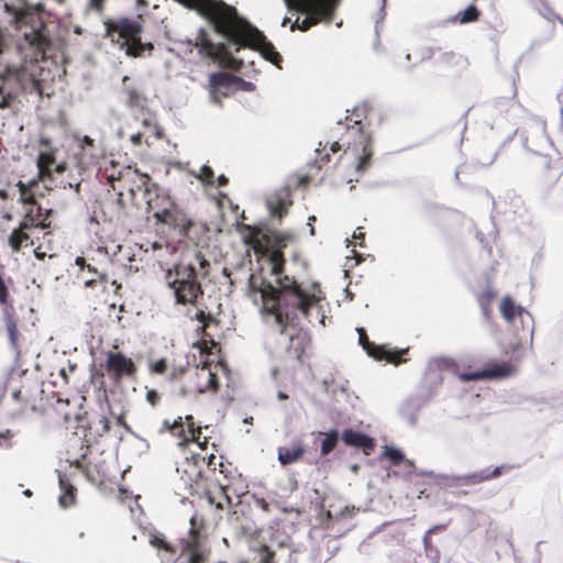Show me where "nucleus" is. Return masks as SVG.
Wrapping results in <instances>:
<instances>
[{"instance_id":"1","label":"nucleus","mask_w":563,"mask_h":563,"mask_svg":"<svg viewBox=\"0 0 563 563\" xmlns=\"http://www.w3.org/2000/svg\"><path fill=\"white\" fill-rule=\"evenodd\" d=\"M272 273L275 284L250 275L249 289L258 295L264 309L273 316L272 332L280 350L289 357L299 360L310 338L305 322L325 327V298L318 292H308L292 278L283 274V265L274 263Z\"/></svg>"},{"instance_id":"2","label":"nucleus","mask_w":563,"mask_h":563,"mask_svg":"<svg viewBox=\"0 0 563 563\" xmlns=\"http://www.w3.org/2000/svg\"><path fill=\"white\" fill-rule=\"evenodd\" d=\"M202 9L209 15L216 32L228 42L232 52H239L241 47L247 45L258 51L264 59L282 68L283 57L273 43L262 31L240 16L235 8L221 0H209Z\"/></svg>"},{"instance_id":"3","label":"nucleus","mask_w":563,"mask_h":563,"mask_svg":"<svg viewBox=\"0 0 563 563\" xmlns=\"http://www.w3.org/2000/svg\"><path fill=\"white\" fill-rule=\"evenodd\" d=\"M202 9L209 15L216 32L228 42L232 52H239L241 47L247 45L258 51L264 59L282 68L283 57L273 43L262 31L240 16L235 8L221 0H209Z\"/></svg>"},{"instance_id":"4","label":"nucleus","mask_w":563,"mask_h":563,"mask_svg":"<svg viewBox=\"0 0 563 563\" xmlns=\"http://www.w3.org/2000/svg\"><path fill=\"white\" fill-rule=\"evenodd\" d=\"M197 265L206 268L209 263L198 253L190 258L185 256L173 268L165 272V279L174 292L176 303L188 306L186 316L190 320H197L205 329L213 322L214 318L199 301L203 291L197 277Z\"/></svg>"},{"instance_id":"5","label":"nucleus","mask_w":563,"mask_h":563,"mask_svg":"<svg viewBox=\"0 0 563 563\" xmlns=\"http://www.w3.org/2000/svg\"><path fill=\"white\" fill-rule=\"evenodd\" d=\"M118 180H131L133 183L129 187V192L132 197H135L137 191L143 192L147 211L152 212L157 222L168 224L178 230L180 236L188 234L192 222L174 210V201L167 190L152 183L148 175L141 174L137 169H132L128 166L119 172Z\"/></svg>"},{"instance_id":"6","label":"nucleus","mask_w":563,"mask_h":563,"mask_svg":"<svg viewBox=\"0 0 563 563\" xmlns=\"http://www.w3.org/2000/svg\"><path fill=\"white\" fill-rule=\"evenodd\" d=\"M45 80V78L36 77L34 70L29 71L26 68H7L0 71V109L15 112L21 102V95L33 92L43 95Z\"/></svg>"},{"instance_id":"7","label":"nucleus","mask_w":563,"mask_h":563,"mask_svg":"<svg viewBox=\"0 0 563 563\" xmlns=\"http://www.w3.org/2000/svg\"><path fill=\"white\" fill-rule=\"evenodd\" d=\"M283 2L289 12L303 15L302 19L298 16L291 23L290 30L307 32L321 22L330 23L340 0H283Z\"/></svg>"},{"instance_id":"8","label":"nucleus","mask_w":563,"mask_h":563,"mask_svg":"<svg viewBox=\"0 0 563 563\" xmlns=\"http://www.w3.org/2000/svg\"><path fill=\"white\" fill-rule=\"evenodd\" d=\"M175 47L170 51L176 52L179 56L190 58V55L196 48L200 57L207 56L214 58L218 55L230 56L232 49L229 47L228 42L213 43L205 29H199L195 38L184 37L174 41Z\"/></svg>"},{"instance_id":"9","label":"nucleus","mask_w":563,"mask_h":563,"mask_svg":"<svg viewBox=\"0 0 563 563\" xmlns=\"http://www.w3.org/2000/svg\"><path fill=\"white\" fill-rule=\"evenodd\" d=\"M190 530L186 538L180 539L181 555L187 563H216L209 560L207 537L196 527V519H190Z\"/></svg>"},{"instance_id":"10","label":"nucleus","mask_w":563,"mask_h":563,"mask_svg":"<svg viewBox=\"0 0 563 563\" xmlns=\"http://www.w3.org/2000/svg\"><path fill=\"white\" fill-rule=\"evenodd\" d=\"M443 526H435L429 529L423 537V552H416L410 549H400L396 555L401 562L397 563H438V550L430 543V534L438 529H443Z\"/></svg>"},{"instance_id":"11","label":"nucleus","mask_w":563,"mask_h":563,"mask_svg":"<svg viewBox=\"0 0 563 563\" xmlns=\"http://www.w3.org/2000/svg\"><path fill=\"white\" fill-rule=\"evenodd\" d=\"M356 331L358 333L360 345H362L369 356L395 364H399L401 362L400 357L407 350H396L386 345H376L369 342L366 331L363 328H356Z\"/></svg>"},{"instance_id":"12","label":"nucleus","mask_w":563,"mask_h":563,"mask_svg":"<svg viewBox=\"0 0 563 563\" xmlns=\"http://www.w3.org/2000/svg\"><path fill=\"white\" fill-rule=\"evenodd\" d=\"M500 312L504 319L516 327L517 320L520 321L522 329L533 332V318L523 307L516 305L511 297L507 296L500 303Z\"/></svg>"},{"instance_id":"13","label":"nucleus","mask_w":563,"mask_h":563,"mask_svg":"<svg viewBox=\"0 0 563 563\" xmlns=\"http://www.w3.org/2000/svg\"><path fill=\"white\" fill-rule=\"evenodd\" d=\"M234 75L217 71L209 76V99L212 103L221 106V98L229 96L233 88Z\"/></svg>"},{"instance_id":"14","label":"nucleus","mask_w":563,"mask_h":563,"mask_svg":"<svg viewBox=\"0 0 563 563\" xmlns=\"http://www.w3.org/2000/svg\"><path fill=\"white\" fill-rule=\"evenodd\" d=\"M122 102L131 111H137L144 115L146 109V97L132 84H130V77L123 76L122 88L120 91Z\"/></svg>"},{"instance_id":"15","label":"nucleus","mask_w":563,"mask_h":563,"mask_svg":"<svg viewBox=\"0 0 563 563\" xmlns=\"http://www.w3.org/2000/svg\"><path fill=\"white\" fill-rule=\"evenodd\" d=\"M106 368L114 380L121 379V377L124 375H133L135 372V365L133 361L119 352L108 353Z\"/></svg>"},{"instance_id":"16","label":"nucleus","mask_w":563,"mask_h":563,"mask_svg":"<svg viewBox=\"0 0 563 563\" xmlns=\"http://www.w3.org/2000/svg\"><path fill=\"white\" fill-rule=\"evenodd\" d=\"M511 373V367L507 363H499L488 366L482 371L464 373L460 377L463 382H473L481 379H498L507 377Z\"/></svg>"},{"instance_id":"17","label":"nucleus","mask_w":563,"mask_h":563,"mask_svg":"<svg viewBox=\"0 0 563 563\" xmlns=\"http://www.w3.org/2000/svg\"><path fill=\"white\" fill-rule=\"evenodd\" d=\"M341 439L345 445L361 449L366 455H369L375 449L374 439L361 431L345 429Z\"/></svg>"},{"instance_id":"18","label":"nucleus","mask_w":563,"mask_h":563,"mask_svg":"<svg viewBox=\"0 0 563 563\" xmlns=\"http://www.w3.org/2000/svg\"><path fill=\"white\" fill-rule=\"evenodd\" d=\"M501 471L503 466H496L493 470L488 467L470 474L451 476V478L454 483L459 485L472 486L488 481L490 478L498 477L499 475H501Z\"/></svg>"},{"instance_id":"19","label":"nucleus","mask_w":563,"mask_h":563,"mask_svg":"<svg viewBox=\"0 0 563 563\" xmlns=\"http://www.w3.org/2000/svg\"><path fill=\"white\" fill-rule=\"evenodd\" d=\"M41 144L45 150L41 151L37 156L36 164L40 172L49 173L54 169L56 173H63L65 170V165L56 164L54 153L51 151V142L46 139H42Z\"/></svg>"},{"instance_id":"20","label":"nucleus","mask_w":563,"mask_h":563,"mask_svg":"<svg viewBox=\"0 0 563 563\" xmlns=\"http://www.w3.org/2000/svg\"><path fill=\"white\" fill-rule=\"evenodd\" d=\"M428 398L424 396H413L408 398L401 407V415L411 424L417 423L418 412L427 405Z\"/></svg>"},{"instance_id":"21","label":"nucleus","mask_w":563,"mask_h":563,"mask_svg":"<svg viewBox=\"0 0 563 563\" xmlns=\"http://www.w3.org/2000/svg\"><path fill=\"white\" fill-rule=\"evenodd\" d=\"M305 452L306 450L301 443H296L291 446H279L277 449V459L283 466H286L299 461Z\"/></svg>"},{"instance_id":"22","label":"nucleus","mask_w":563,"mask_h":563,"mask_svg":"<svg viewBox=\"0 0 563 563\" xmlns=\"http://www.w3.org/2000/svg\"><path fill=\"white\" fill-rule=\"evenodd\" d=\"M227 520L236 536L250 534L252 532V522L243 512L233 510L229 512Z\"/></svg>"},{"instance_id":"23","label":"nucleus","mask_w":563,"mask_h":563,"mask_svg":"<svg viewBox=\"0 0 563 563\" xmlns=\"http://www.w3.org/2000/svg\"><path fill=\"white\" fill-rule=\"evenodd\" d=\"M150 544L165 552L162 563H175L176 550L166 541L165 537L155 531L150 534Z\"/></svg>"},{"instance_id":"24","label":"nucleus","mask_w":563,"mask_h":563,"mask_svg":"<svg viewBox=\"0 0 563 563\" xmlns=\"http://www.w3.org/2000/svg\"><path fill=\"white\" fill-rule=\"evenodd\" d=\"M58 484L62 492L58 504L62 508H68L75 503L76 488L60 473L58 474Z\"/></svg>"},{"instance_id":"25","label":"nucleus","mask_w":563,"mask_h":563,"mask_svg":"<svg viewBox=\"0 0 563 563\" xmlns=\"http://www.w3.org/2000/svg\"><path fill=\"white\" fill-rule=\"evenodd\" d=\"M7 331L9 334L10 344L14 350H18L19 331L16 322L13 318V307L7 306L3 309Z\"/></svg>"},{"instance_id":"26","label":"nucleus","mask_w":563,"mask_h":563,"mask_svg":"<svg viewBox=\"0 0 563 563\" xmlns=\"http://www.w3.org/2000/svg\"><path fill=\"white\" fill-rule=\"evenodd\" d=\"M479 15V10L474 4H470L465 10L459 11L455 15L450 16L448 22L466 24L477 21Z\"/></svg>"},{"instance_id":"27","label":"nucleus","mask_w":563,"mask_h":563,"mask_svg":"<svg viewBox=\"0 0 563 563\" xmlns=\"http://www.w3.org/2000/svg\"><path fill=\"white\" fill-rule=\"evenodd\" d=\"M37 214L36 217H34L31 212L26 213L25 218L23 219V221L20 223V227L18 229L20 230H24V229H29L31 227H41L43 229L45 228H48L49 227V221L47 220L48 218V214L52 212L51 210H47L46 211V216L42 218V209L38 208L37 210Z\"/></svg>"},{"instance_id":"28","label":"nucleus","mask_w":563,"mask_h":563,"mask_svg":"<svg viewBox=\"0 0 563 563\" xmlns=\"http://www.w3.org/2000/svg\"><path fill=\"white\" fill-rule=\"evenodd\" d=\"M267 208L269 210V213L274 218L282 219L284 213L286 212V200L282 196H272L267 198L266 200Z\"/></svg>"},{"instance_id":"29","label":"nucleus","mask_w":563,"mask_h":563,"mask_svg":"<svg viewBox=\"0 0 563 563\" xmlns=\"http://www.w3.org/2000/svg\"><path fill=\"white\" fill-rule=\"evenodd\" d=\"M79 147H80V155H81V163H86L85 158L89 157L90 161L96 158L98 156L95 140L91 139L88 135H84L79 139Z\"/></svg>"},{"instance_id":"30","label":"nucleus","mask_w":563,"mask_h":563,"mask_svg":"<svg viewBox=\"0 0 563 563\" xmlns=\"http://www.w3.org/2000/svg\"><path fill=\"white\" fill-rule=\"evenodd\" d=\"M540 542L534 544L533 547L527 548L522 555L519 556L515 554V559L517 563H540L541 562V553H540Z\"/></svg>"},{"instance_id":"31","label":"nucleus","mask_w":563,"mask_h":563,"mask_svg":"<svg viewBox=\"0 0 563 563\" xmlns=\"http://www.w3.org/2000/svg\"><path fill=\"white\" fill-rule=\"evenodd\" d=\"M340 438L341 437L339 434V431L335 429H332L328 433H325L324 438L321 441V454L328 455L329 453H331L335 449Z\"/></svg>"},{"instance_id":"32","label":"nucleus","mask_w":563,"mask_h":563,"mask_svg":"<svg viewBox=\"0 0 563 563\" xmlns=\"http://www.w3.org/2000/svg\"><path fill=\"white\" fill-rule=\"evenodd\" d=\"M455 361L451 357H437L430 362L429 368L430 371L438 369V371H451L454 372L456 368Z\"/></svg>"},{"instance_id":"33","label":"nucleus","mask_w":563,"mask_h":563,"mask_svg":"<svg viewBox=\"0 0 563 563\" xmlns=\"http://www.w3.org/2000/svg\"><path fill=\"white\" fill-rule=\"evenodd\" d=\"M30 236L20 229H14L9 235V244L14 251H19Z\"/></svg>"},{"instance_id":"34","label":"nucleus","mask_w":563,"mask_h":563,"mask_svg":"<svg viewBox=\"0 0 563 563\" xmlns=\"http://www.w3.org/2000/svg\"><path fill=\"white\" fill-rule=\"evenodd\" d=\"M382 455L395 466L400 465L401 461L405 460L404 452L400 449L394 446H386Z\"/></svg>"},{"instance_id":"35","label":"nucleus","mask_w":563,"mask_h":563,"mask_svg":"<svg viewBox=\"0 0 563 563\" xmlns=\"http://www.w3.org/2000/svg\"><path fill=\"white\" fill-rule=\"evenodd\" d=\"M165 426L170 430V432H173L176 437L181 439L183 442L190 441L189 437L186 435V430L181 417L175 420L173 424H169L167 421H165Z\"/></svg>"},{"instance_id":"36","label":"nucleus","mask_w":563,"mask_h":563,"mask_svg":"<svg viewBox=\"0 0 563 563\" xmlns=\"http://www.w3.org/2000/svg\"><path fill=\"white\" fill-rule=\"evenodd\" d=\"M362 151H363V154H362V156H360L357 165H356L357 172L365 170V168L368 166L371 157L373 155V152L369 148L368 144H363Z\"/></svg>"},{"instance_id":"37","label":"nucleus","mask_w":563,"mask_h":563,"mask_svg":"<svg viewBox=\"0 0 563 563\" xmlns=\"http://www.w3.org/2000/svg\"><path fill=\"white\" fill-rule=\"evenodd\" d=\"M275 556V551L267 545H263L258 552V563H277Z\"/></svg>"},{"instance_id":"38","label":"nucleus","mask_w":563,"mask_h":563,"mask_svg":"<svg viewBox=\"0 0 563 563\" xmlns=\"http://www.w3.org/2000/svg\"><path fill=\"white\" fill-rule=\"evenodd\" d=\"M369 107L367 103H363L361 106H357L353 109V117L354 119L350 118V117H346L345 120L346 121H353L354 124H361L362 122V118L363 117H366L367 114V111H368Z\"/></svg>"},{"instance_id":"39","label":"nucleus","mask_w":563,"mask_h":563,"mask_svg":"<svg viewBox=\"0 0 563 563\" xmlns=\"http://www.w3.org/2000/svg\"><path fill=\"white\" fill-rule=\"evenodd\" d=\"M197 178L207 185H212L214 181V173L209 165H202L200 167L199 174L197 175Z\"/></svg>"},{"instance_id":"40","label":"nucleus","mask_w":563,"mask_h":563,"mask_svg":"<svg viewBox=\"0 0 563 563\" xmlns=\"http://www.w3.org/2000/svg\"><path fill=\"white\" fill-rule=\"evenodd\" d=\"M233 88L241 91L252 92L255 90V85L251 81H246L241 77L234 76Z\"/></svg>"},{"instance_id":"41","label":"nucleus","mask_w":563,"mask_h":563,"mask_svg":"<svg viewBox=\"0 0 563 563\" xmlns=\"http://www.w3.org/2000/svg\"><path fill=\"white\" fill-rule=\"evenodd\" d=\"M186 422L188 424V433L190 441H199V438L201 435V429L195 428L194 417L192 416H186Z\"/></svg>"},{"instance_id":"42","label":"nucleus","mask_w":563,"mask_h":563,"mask_svg":"<svg viewBox=\"0 0 563 563\" xmlns=\"http://www.w3.org/2000/svg\"><path fill=\"white\" fill-rule=\"evenodd\" d=\"M290 239H291L290 234H282L278 232L272 233V240L275 243V246L278 249L285 247L287 245L288 241H290Z\"/></svg>"},{"instance_id":"43","label":"nucleus","mask_w":563,"mask_h":563,"mask_svg":"<svg viewBox=\"0 0 563 563\" xmlns=\"http://www.w3.org/2000/svg\"><path fill=\"white\" fill-rule=\"evenodd\" d=\"M8 298H9L8 288H7V285H5V282L2 277V275L0 274V303L4 305V307L9 306Z\"/></svg>"},{"instance_id":"44","label":"nucleus","mask_w":563,"mask_h":563,"mask_svg":"<svg viewBox=\"0 0 563 563\" xmlns=\"http://www.w3.org/2000/svg\"><path fill=\"white\" fill-rule=\"evenodd\" d=\"M400 465L402 466L404 475L410 476V475L416 473V466H415L413 461L408 460V459L405 457V460L401 461Z\"/></svg>"},{"instance_id":"45","label":"nucleus","mask_w":563,"mask_h":563,"mask_svg":"<svg viewBox=\"0 0 563 563\" xmlns=\"http://www.w3.org/2000/svg\"><path fill=\"white\" fill-rule=\"evenodd\" d=\"M166 368H167V363H166L165 358H161L151 364L152 372H154L156 374L165 373Z\"/></svg>"},{"instance_id":"46","label":"nucleus","mask_w":563,"mask_h":563,"mask_svg":"<svg viewBox=\"0 0 563 563\" xmlns=\"http://www.w3.org/2000/svg\"><path fill=\"white\" fill-rule=\"evenodd\" d=\"M253 498H254V504L256 507L263 509L264 511L269 510V503L266 501L265 498L258 497L256 495H254Z\"/></svg>"},{"instance_id":"47","label":"nucleus","mask_w":563,"mask_h":563,"mask_svg":"<svg viewBox=\"0 0 563 563\" xmlns=\"http://www.w3.org/2000/svg\"><path fill=\"white\" fill-rule=\"evenodd\" d=\"M146 399L151 405L155 406L159 400V395L156 390L151 389L146 393Z\"/></svg>"},{"instance_id":"48","label":"nucleus","mask_w":563,"mask_h":563,"mask_svg":"<svg viewBox=\"0 0 563 563\" xmlns=\"http://www.w3.org/2000/svg\"><path fill=\"white\" fill-rule=\"evenodd\" d=\"M99 423L101 424V431L99 432V435H102L110 430V421L104 416L99 418Z\"/></svg>"},{"instance_id":"49","label":"nucleus","mask_w":563,"mask_h":563,"mask_svg":"<svg viewBox=\"0 0 563 563\" xmlns=\"http://www.w3.org/2000/svg\"><path fill=\"white\" fill-rule=\"evenodd\" d=\"M386 1L387 0H382V4H380V9H379V12H378V18L376 20V35L378 36V23L379 21L384 20L385 18V7H386Z\"/></svg>"},{"instance_id":"50","label":"nucleus","mask_w":563,"mask_h":563,"mask_svg":"<svg viewBox=\"0 0 563 563\" xmlns=\"http://www.w3.org/2000/svg\"><path fill=\"white\" fill-rule=\"evenodd\" d=\"M455 57L456 56L453 52H446L441 55L440 60L443 63H446V64H451V63H453Z\"/></svg>"},{"instance_id":"51","label":"nucleus","mask_w":563,"mask_h":563,"mask_svg":"<svg viewBox=\"0 0 563 563\" xmlns=\"http://www.w3.org/2000/svg\"><path fill=\"white\" fill-rule=\"evenodd\" d=\"M327 549L329 552L328 559H330L339 551V545L335 544V541H329Z\"/></svg>"},{"instance_id":"52","label":"nucleus","mask_w":563,"mask_h":563,"mask_svg":"<svg viewBox=\"0 0 563 563\" xmlns=\"http://www.w3.org/2000/svg\"><path fill=\"white\" fill-rule=\"evenodd\" d=\"M142 137H143L142 133H141V132H137V133L132 134V135L130 136V140H131V142H132L134 145H136V146H137V145H141V143H142Z\"/></svg>"},{"instance_id":"53","label":"nucleus","mask_w":563,"mask_h":563,"mask_svg":"<svg viewBox=\"0 0 563 563\" xmlns=\"http://www.w3.org/2000/svg\"><path fill=\"white\" fill-rule=\"evenodd\" d=\"M439 51H440V48H437V47H428L426 51L424 58H432L433 56H435L437 52H439Z\"/></svg>"},{"instance_id":"54","label":"nucleus","mask_w":563,"mask_h":563,"mask_svg":"<svg viewBox=\"0 0 563 563\" xmlns=\"http://www.w3.org/2000/svg\"><path fill=\"white\" fill-rule=\"evenodd\" d=\"M217 386H218L217 376L214 374H212L211 372H209V387L212 389H216Z\"/></svg>"},{"instance_id":"55","label":"nucleus","mask_w":563,"mask_h":563,"mask_svg":"<svg viewBox=\"0 0 563 563\" xmlns=\"http://www.w3.org/2000/svg\"><path fill=\"white\" fill-rule=\"evenodd\" d=\"M229 183V179L224 176V175H220L218 178H217V185L219 187H224L227 186Z\"/></svg>"},{"instance_id":"56","label":"nucleus","mask_w":563,"mask_h":563,"mask_svg":"<svg viewBox=\"0 0 563 563\" xmlns=\"http://www.w3.org/2000/svg\"><path fill=\"white\" fill-rule=\"evenodd\" d=\"M91 8L96 10H101L103 0H89Z\"/></svg>"},{"instance_id":"57","label":"nucleus","mask_w":563,"mask_h":563,"mask_svg":"<svg viewBox=\"0 0 563 563\" xmlns=\"http://www.w3.org/2000/svg\"><path fill=\"white\" fill-rule=\"evenodd\" d=\"M126 54L130 55V56H139L140 55V49L139 48H135V47H128L126 49Z\"/></svg>"},{"instance_id":"58","label":"nucleus","mask_w":563,"mask_h":563,"mask_svg":"<svg viewBox=\"0 0 563 563\" xmlns=\"http://www.w3.org/2000/svg\"><path fill=\"white\" fill-rule=\"evenodd\" d=\"M355 508L352 507V508H349V507H345L341 512H340V516L342 517H346L347 515H352L354 512Z\"/></svg>"},{"instance_id":"59","label":"nucleus","mask_w":563,"mask_h":563,"mask_svg":"<svg viewBox=\"0 0 563 563\" xmlns=\"http://www.w3.org/2000/svg\"><path fill=\"white\" fill-rule=\"evenodd\" d=\"M88 271L93 273L98 278L103 279L104 275L99 273L96 268H92L90 265H88Z\"/></svg>"},{"instance_id":"60","label":"nucleus","mask_w":563,"mask_h":563,"mask_svg":"<svg viewBox=\"0 0 563 563\" xmlns=\"http://www.w3.org/2000/svg\"><path fill=\"white\" fill-rule=\"evenodd\" d=\"M551 16L558 19V21L563 25V18L555 15L552 11L549 10V15H547V19H551Z\"/></svg>"},{"instance_id":"61","label":"nucleus","mask_w":563,"mask_h":563,"mask_svg":"<svg viewBox=\"0 0 563 563\" xmlns=\"http://www.w3.org/2000/svg\"><path fill=\"white\" fill-rule=\"evenodd\" d=\"M142 124H143L144 126H150V125L152 124V120H151V118H150V117H145V115H144V117L142 118Z\"/></svg>"},{"instance_id":"62","label":"nucleus","mask_w":563,"mask_h":563,"mask_svg":"<svg viewBox=\"0 0 563 563\" xmlns=\"http://www.w3.org/2000/svg\"><path fill=\"white\" fill-rule=\"evenodd\" d=\"M340 148H341V145H340V143H339V142H336V141H335V142H333V143L331 144V151H332V152H334V153H335V152H338Z\"/></svg>"},{"instance_id":"63","label":"nucleus","mask_w":563,"mask_h":563,"mask_svg":"<svg viewBox=\"0 0 563 563\" xmlns=\"http://www.w3.org/2000/svg\"><path fill=\"white\" fill-rule=\"evenodd\" d=\"M353 239H355V240H362V241H363V240H364V233H363V232H358V233H357V232H354V233H353Z\"/></svg>"},{"instance_id":"64","label":"nucleus","mask_w":563,"mask_h":563,"mask_svg":"<svg viewBox=\"0 0 563 563\" xmlns=\"http://www.w3.org/2000/svg\"><path fill=\"white\" fill-rule=\"evenodd\" d=\"M96 280H97L96 278H91L89 280H86L85 286L86 287H92L95 285Z\"/></svg>"}]
</instances>
